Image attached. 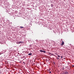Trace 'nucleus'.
Returning <instances> with one entry per match:
<instances>
[{
    "mask_svg": "<svg viewBox=\"0 0 74 74\" xmlns=\"http://www.w3.org/2000/svg\"><path fill=\"white\" fill-rule=\"evenodd\" d=\"M64 44V42L63 41H62V43H61V45L63 46V45Z\"/></svg>",
    "mask_w": 74,
    "mask_h": 74,
    "instance_id": "obj_2",
    "label": "nucleus"
},
{
    "mask_svg": "<svg viewBox=\"0 0 74 74\" xmlns=\"http://www.w3.org/2000/svg\"><path fill=\"white\" fill-rule=\"evenodd\" d=\"M18 44H20V42H18Z\"/></svg>",
    "mask_w": 74,
    "mask_h": 74,
    "instance_id": "obj_9",
    "label": "nucleus"
},
{
    "mask_svg": "<svg viewBox=\"0 0 74 74\" xmlns=\"http://www.w3.org/2000/svg\"><path fill=\"white\" fill-rule=\"evenodd\" d=\"M65 73H66V74H67V71L65 72Z\"/></svg>",
    "mask_w": 74,
    "mask_h": 74,
    "instance_id": "obj_5",
    "label": "nucleus"
},
{
    "mask_svg": "<svg viewBox=\"0 0 74 74\" xmlns=\"http://www.w3.org/2000/svg\"><path fill=\"white\" fill-rule=\"evenodd\" d=\"M40 52H42V53H46V51H43L42 50H40Z\"/></svg>",
    "mask_w": 74,
    "mask_h": 74,
    "instance_id": "obj_1",
    "label": "nucleus"
},
{
    "mask_svg": "<svg viewBox=\"0 0 74 74\" xmlns=\"http://www.w3.org/2000/svg\"><path fill=\"white\" fill-rule=\"evenodd\" d=\"M0 74H1V72H0Z\"/></svg>",
    "mask_w": 74,
    "mask_h": 74,
    "instance_id": "obj_14",
    "label": "nucleus"
},
{
    "mask_svg": "<svg viewBox=\"0 0 74 74\" xmlns=\"http://www.w3.org/2000/svg\"><path fill=\"white\" fill-rule=\"evenodd\" d=\"M51 53H49V54H51Z\"/></svg>",
    "mask_w": 74,
    "mask_h": 74,
    "instance_id": "obj_15",
    "label": "nucleus"
},
{
    "mask_svg": "<svg viewBox=\"0 0 74 74\" xmlns=\"http://www.w3.org/2000/svg\"><path fill=\"white\" fill-rule=\"evenodd\" d=\"M20 28H23V27H20Z\"/></svg>",
    "mask_w": 74,
    "mask_h": 74,
    "instance_id": "obj_7",
    "label": "nucleus"
},
{
    "mask_svg": "<svg viewBox=\"0 0 74 74\" xmlns=\"http://www.w3.org/2000/svg\"><path fill=\"white\" fill-rule=\"evenodd\" d=\"M53 63H54V64H55V63L54 62H53Z\"/></svg>",
    "mask_w": 74,
    "mask_h": 74,
    "instance_id": "obj_10",
    "label": "nucleus"
},
{
    "mask_svg": "<svg viewBox=\"0 0 74 74\" xmlns=\"http://www.w3.org/2000/svg\"><path fill=\"white\" fill-rule=\"evenodd\" d=\"M62 69L64 70V67H63L62 68Z\"/></svg>",
    "mask_w": 74,
    "mask_h": 74,
    "instance_id": "obj_6",
    "label": "nucleus"
},
{
    "mask_svg": "<svg viewBox=\"0 0 74 74\" xmlns=\"http://www.w3.org/2000/svg\"><path fill=\"white\" fill-rule=\"evenodd\" d=\"M61 58H63V57H62V56H61Z\"/></svg>",
    "mask_w": 74,
    "mask_h": 74,
    "instance_id": "obj_11",
    "label": "nucleus"
},
{
    "mask_svg": "<svg viewBox=\"0 0 74 74\" xmlns=\"http://www.w3.org/2000/svg\"><path fill=\"white\" fill-rule=\"evenodd\" d=\"M49 73H51V71H50L49 72Z\"/></svg>",
    "mask_w": 74,
    "mask_h": 74,
    "instance_id": "obj_12",
    "label": "nucleus"
},
{
    "mask_svg": "<svg viewBox=\"0 0 74 74\" xmlns=\"http://www.w3.org/2000/svg\"><path fill=\"white\" fill-rule=\"evenodd\" d=\"M58 58H60V56H58Z\"/></svg>",
    "mask_w": 74,
    "mask_h": 74,
    "instance_id": "obj_8",
    "label": "nucleus"
},
{
    "mask_svg": "<svg viewBox=\"0 0 74 74\" xmlns=\"http://www.w3.org/2000/svg\"><path fill=\"white\" fill-rule=\"evenodd\" d=\"M20 42L21 44H21H22V43H23V42H22V41H20Z\"/></svg>",
    "mask_w": 74,
    "mask_h": 74,
    "instance_id": "obj_4",
    "label": "nucleus"
},
{
    "mask_svg": "<svg viewBox=\"0 0 74 74\" xmlns=\"http://www.w3.org/2000/svg\"><path fill=\"white\" fill-rule=\"evenodd\" d=\"M29 55H32V53H29L28 54Z\"/></svg>",
    "mask_w": 74,
    "mask_h": 74,
    "instance_id": "obj_3",
    "label": "nucleus"
},
{
    "mask_svg": "<svg viewBox=\"0 0 74 74\" xmlns=\"http://www.w3.org/2000/svg\"><path fill=\"white\" fill-rule=\"evenodd\" d=\"M57 59H59V58H57Z\"/></svg>",
    "mask_w": 74,
    "mask_h": 74,
    "instance_id": "obj_13",
    "label": "nucleus"
},
{
    "mask_svg": "<svg viewBox=\"0 0 74 74\" xmlns=\"http://www.w3.org/2000/svg\"><path fill=\"white\" fill-rule=\"evenodd\" d=\"M49 71H50V70H49Z\"/></svg>",
    "mask_w": 74,
    "mask_h": 74,
    "instance_id": "obj_16",
    "label": "nucleus"
}]
</instances>
